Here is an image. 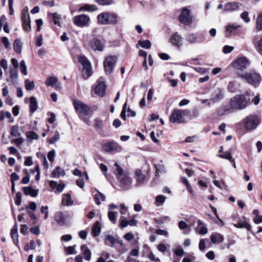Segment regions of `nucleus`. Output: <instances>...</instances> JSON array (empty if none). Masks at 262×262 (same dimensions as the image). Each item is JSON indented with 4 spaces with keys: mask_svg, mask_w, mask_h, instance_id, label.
<instances>
[{
    "mask_svg": "<svg viewBox=\"0 0 262 262\" xmlns=\"http://www.w3.org/2000/svg\"><path fill=\"white\" fill-rule=\"evenodd\" d=\"M234 226L236 228H245L248 231H250L251 229V225L246 221H240L236 224H235Z\"/></svg>",
    "mask_w": 262,
    "mask_h": 262,
    "instance_id": "2f4dec72",
    "label": "nucleus"
},
{
    "mask_svg": "<svg viewBox=\"0 0 262 262\" xmlns=\"http://www.w3.org/2000/svg\"><path fill=\"white\" fill-rule=\"evenodd\" d=\"M155 168H156V176H158L160 173H166V169L165 166L163 164H156Z\"/></svg>",
    "mask_w": 262,
    "mask_h": 262,
    "instance_id": "e433bc0d",
    "label": "nucleus"
},
{
    "mask_svg": "<svg viewBox=\"0 0 262 262\" xmlns=\"http://www.w3.org/2000/svg\"><path fill=\"white\" fill-rule=\"evenodd\" d=\"M103 149L107 152L111 154H115L120 152L122 151V147L118 144L117 142L112 141L103 144L102 146Z\"/></svg>",
    "mask_w": 262,
    "mask_h": 262,
    "instance_id": "1a4fd4ad",
    "label": "nucleus"
},
{
    "mask_svg": "<svg viewBox=\"0 0 262 262\" xmlns=\"http://www.w3.org/2000/svg\"><path fill=\"white\" fill-rule=\"evenodd\" d=\"M95 2L101 6L109 5L113 3V0H95Z\"/></svg>",
    "mask_w": 262,
    "mask_h": 262,
    "instance_id": "8fccbe9b",
    "label": "nucleus"
},
{
    "mask_svg": "<svg viewBox=\"0 0 262 262\" xmlns=\"http://www.w3.org/2000/svg\"><path fill=\"white\" fill-rule=\"evenodd\" d=\"M182 37L178 34V33H176L170 38V41L172 44L177 46H180L182 44Z\"/></svg>",
    "mask_w": 262,
    "mask_h": 262,
    "instance_id": "a878e982",
    "label": "nucleus"
},
{
    "mask_svg": "<svg viewBox=\"0 0 262 262\" xmlns=\"http://www.w3.org/2000/svg\"><path fill=\"white\" fill-rule=\"evenodd\" d=\"M210 240L212 244H219L224 240V236L219 233H214L210 235Z\"/></svg>",
    "mask_w": 262,
    "mask_h": 262,
    "instance_id": "412c9836",
    "label": "nucleus"
},
{
    "mask_svg": "<svg viewBox=\"0 0 262 262\" xmlns=\"http://www.w3.org/2000/svg\"><path fill=\"white\" fill-rule=\"evenodd\" d=\"M99 23L102 25H116L119 20L118 15L114 12H106L99 14L97 16Z\"/></svg>",
    "mask_w": 262,
    "mask_h": 262,
    "instance_id": "7ed1b4c3",
    "label": "nucleus"
},
{
    "mask_svg": "<svg viewBox=\"0 0 262 262\" xmlns=\"http://www.w3.org/2000/svg\"><path fill=\"white\" fill-rule=\"evenodd\" d=\"M55 156V151L53 149L49 151L48 154V158L50 162H53L54 161V157Z\"/></svg>",
    "mask_w": 262,
    "mask_h": 262,
    "instance_id": "13d9d810",
    "label": "nucleus"
},
{
    "mask_svg": "<svg viewBox=\"0 0 262 262\" xmlns=\"http://www.w3.org/2000/svg\"><path fill=\"white\" fill-rule=\"evenodd\" d=\"M101 225L100 223L97 221L92 227V234L95 237L98 236L100 233Z\"/></svg>",
    "mask_w": 262,
    "mask_h": 262,
    "instance_id": "c85d7f7f",
    "label": "nucleus"
},
{
    "mask_svg": "<svg viewBox=\"0 0 262 262\" xmlns=\"http://www.w3.org/2000/svg\"><path fill=\"white\" fill-rule=\"evenodd\" d=\"M59 134L58 132H56L55 135L50 139L49 143L50 144H54L59 139Z\"/></svg>",
    "mask_w": 262,
    "mask_h": 262,
    "instance_id": "864d4df0",
    "label": "nucleus"
},
{
    "mask_svg": "<svg viewBox=\"0 0 262 262\" xmlns=\"http://www.w3.org/2000/svg\"><path fill=\"white\" fill-rule=\"evenodd\" d=\"M256 28L258 30H262V13L260 14L257 18Z\"/></svg>",
    "mask_w": 262,
    "mask_h": 262,
    "instance_id": "c03bdc74",
    "label": "nucleus"
},
{
    "mask_svg": "<svg viewBox=\"0 0 262 262\" xmlns=\"http://www.w3.org/2000/svg\"><path fill=\"white\" fill-rule=\"evenodd\" d=\"M231 108L230 105H224L221 106L217 111V114L219 116H223L230 112Z\"/></svg>",
    "mask_w": 262,
    "mask_h": 262,
    "instance_id": "7c9ffc66",
    "label": "nucleus"
},
{
    "mask_svg": "<svg viewBox=\"0 0 262 262\" xmlns=\"http://www.w3.org/2000/svg\"><path fill=\"white\" fill-rule=\"evenodd\" d=\"M73 23L77 26L82 27L86 26L90 22V18L85 14H80L73 17Z\"/></svg>",
    "mask_w": 262,
    "mask_h": 262,
    "instance_id": "ddd939ff",
    "label": "nucleus"
},
{
    "mask_svg": "<svg viewBox=\"0 0 262 262\" xmlns=\"http://www.w3.org/2000/svg\"><path fill=\"white\" fill-rule=\"evenodd\" d=\"M255 48L257 51L262 55V37L259 40H257L255 44Z\"/></svg>",
    "mask_w": 262,
    "mask_h": 262,
    "instance_id": "de8ad7c7",
    "label": "nucleus"
},
{
    "mask_svg": "<svg viewBox=\"0 0 262 262\" xmlns=\"http://www.w3.org/2000/svg\"><path fill=\"white\" fill-rule=\"evenodd\" d=\"M101 256L99 257L96 262H113L112 260H110L107 261H105L104 259L102 256H104L106 259H108L110 258V253L106 252H102L101 254Z\"/></svg>",
    "mask_w": 262,
    "mask_h": 262,
    "instance_id": "4c0bfd02",
    "label": "nucleus"
},
{
    "mask_svg": "<svg viewBox=\"0 0 262 262\" xmlns=\"http://www.w3.org/2000/svg\"><path fill=\"white\" fill-rule=\"evenodd\" d=\"M21 193L20 192H18L16 194V198H15V204L17 206H19L21 203Z\"/></svg>",
    "mask_w": 262,
    "mask_h": 262,
    "instance_id": "6e6d98bb",
    "label": "nucleus"
},
{
    "mask_svg": "<svg viewBox=\"0 0 262 262\" xmlns=\"http://www.w3.org/2000/svg\"><path fill=\"white\" fill-rule=\"evenodd\" d=\"M184 250L181 247H179L174 251V254L178 256H182L184 255Z\"/></svg>",
    "mask_w": 262,
    "mask_h": 262,
    "instance_id": "338daca9",
    "label": "nucleus"
},
{
    "mask_svg": "<svg viewBox=\"0 0 262 262\" xmlns=\"http://www.w3.org/2000/svg\"><path fill=\"white\" fill-rule=\"evenodd\" d=\"M97 83V85L95 88V94L102 97L104 95L106 90V85L100 79L98 80Z\"/></svg>",
    "mask_w": 262,
    "mask_h": 262,
    "instance_id": "a211bd4d",
    "label": "nucleus"
},
{
    "mask_svg": "<svg viewBox=\"0 0 262 262\" xmlns=\"http://www.w3.org/2000/svg\"><path fill=\"white\" fill-rule=\"evenodd\" d=\"M166 198L165 196L163 195H158L156 198V201L158 203H159V204H157V206H159L160 205H161L164 203V202L165 201Z\"/></svg>",
    "mask_w": 262,
    "mask_h": 262,
    "instance_id": "49530a36",
    "label": "nucleus"
},
{
    "mask_svg": "<svg viewBox=\"0 0 262 262\" xmlns=\"http://www.w3.org/2000/svg\"><path fill=\"white\" fill-rule=\"evenodd\" d=\"M138 43L143 48L149 49L151 47V42L149 40H139Z\"/></svg>",
    "mask_w": 262,
    "mask_h": 262,
    "instance_id": "58836bf2",
    "label": "nucleus"
},
{
    "mask_svg": "<svg viewBox=\"0 0 262 262\" xmlns=\"http://www.w3.org/2000/svg\"><path fill=\"white\" fill-rule=\"evenodd\" d=\"M240 77L251 85L257 86L261 81L259 74L253 72L240 75Z\"/></svg>",
    "mask_w": 262,
    "mask_h": 262,
    "instance_id": "423d86ee",
    "label": "nucleus"
},
{
    "mask_svg": "<svg viewBox=\"0 0 262 262\" xmlns=\"http://www.w3.org/2000/svg\"><path fill=\"white\" fill-rule=\"evenodd\" d=\"M10 77L13 81V82H15L18 78V71L17 69H10L9 70Z\"/></svg>",
    "mask_w": 262,
    "mask_h": 262,
    "instance_id": "c9c22d12",
    "label": "nucleus"
},
{
    "mask_svg": "<svg viewBox=\"0 0 262 262\" xmlns=\"http://www.w3.org/2000/svg\"><path fill=\"white\" fill-rule=\"evenodd\" d=\"M10 134L15 137H18L20 136V133L19 132V129L17 126H13L11 127Z\"/></svg>",
    "mask_w": 262,
    "mask_h": 262,
    "instance_id": "37998d69",
    "label": "nucleus"
},
{
    "mask_svg": "<svg viewBox=\"0 0 262 262\" xmlns=\"http://www.w3.org/2000/svg\"><path fill=\"white\" fill-rule=\"evenodd\" d=\"M117 60V57L116 56H110L105 58L103 66L106 75H110L112 73Z\"/></svg>",
    "mask_w": 262,
    "mask_h": 262,
    "instance_id": "6e6552de",
    "label": "nucleus"
},
{
    "mask_svg": "<svg viewBox=\"0 0 262 262\" xmlns=\"http://www.w3.org/2000/svg\"><path fill=\"white\" fill-rule=\"evenodd\" d=\"M23 192L26 195H30L32 197H36L38 194V191L31 187H23Z\"/></svg>",
    "mask_w": 262,
    "mask_h": 262,
    "instance_id": "5701e85b",
    "label": "nucleus"
},
{
    "mask_svg": "<svg viewBox=\"0 0 262 262\" xmlns=\"http://www.w3.org/2000/svg\"><path fill=\"white\" fill-rule=\"evenodd\" d=\"M103 121L100 118H96L94 120V126L98 129L102 130L103 129Z\"/></svg>",
    "mask_w": 262,
    "mask_h": 262,
    "instance_id": "79ce46f5",
    "label": "nucleus"
},
{
    "mask_svg": "<svg viewBox=\"0 0 262 262\" xmlns=\"http://www.w3.org/2000/svg\"><path fill=\"white\" fill-rule=\"evenodd\" d=\"M135 178L138 185H142L146 181V178L142 171L137 169L135 171Z\"/></svg>",
    "mask_w": 262,
    "mask_h": 262,
    "instance_id": "6ab92c4d",
    "label": "nucleus"
},
{
    "mask_svg": "<svg viewBox=\"0 0 262 262\" xmlns=\"http://www.w3.org/2000/svg\"><path fill=\"white\" fill-rule=\"evenodd\" d=\"M239 8V5L236 2H230L225 5L224 10L225 11H233L237 10Z\"/></svg>",
    "mask_w": 262,
    "mask_h": 262,
    "instance_id": "4be33fe9",
    "label": "nucleus"
},
{
    "mask_svg": "<svg viewBox=\"0 0 262 262\" xmlns=\"http://www.w3.org/2000/svg\"><path fill=\"white\" fill-rule=\"evenodd\" d=\"M21 20H22V23H26V22H28V21H31L30 16L28 12H23L22 13Z\"/></svg>",
    "mask_w": 262,
    "mask_h": 262,
    "instance_id": "09e8293b",
    "label": "nucleus"
},
{
    "mask_svg": "<svg viewBox=\"0 0 262 262\" xmlns=\"http://www.w3.org/2000/svg\"><path fill=\"white\" fill-rule=\"evenodd\" d=\"M186 39L190 43H202L206 41V36L203 34L189 33L186 35Z\"/></svg>",
    "mask_w": 262,
    "mask_h": 262,
    "instance_id": "f8f14e48",
    "label": "nucleus"
},
{
    "mask_svg": "<svg viewBox=\"0 0 262 262\" xmlns=\"http://www.w3.org/2000/svg\"><path fill=\"white\" fill-rule=\"evenodd\" d=\"M73 104L76 113L80 118L83 116L88 115L91 111L90 106L79 100L74 99Z\"/></svg>",
    "mask_w": 262,
    "mask_h": 262,
    "instance_id": "20e7f679",
    "label": "nucleus"
},
{
    "mask_svg": "<svg viewBox=\"0 0 262 262\" xmlns=\"http://www.w3.org/2000/svg\"><path fill=\"white\" fill-rule=\"evenodd\" d=\"M259 122V119L256 115H249L244 119V127L246 130L255 129Z\"/></svg>",
    "mask_w": 262,
    "mask_h": 262,
    "instance_id": "0eeeda50",
    "label": "nucleus"
},
{
    "mask_svg": "<svg viewBox=\"0 0 262 262\" xmlns=\"http://www.w3.org/2000/svg\"><path fill=\"white\" fill-rule=\"evenodd\" d=\"M45 84L47 86H52L56 90L60 89L61 84L58 82V80L56 77L50 76L47 78Z\"/></svg>",
    "mask_w": 262,
    "mask_h": 262,
    "instance_id": "f3484780",
    "label": "nucleus"
},
{
    "mask_svg": "<svg viewBox=\"0 0 262 262\" xmlns=\"http://www.w3.org/2000/svg\"><path fill=\"white\" fill-rule=\"evenodd\" d=\"M224 90L220 88L216 89L211 95L208 105L210 106L213 103H217L224 98Z\"/></svg>",
    "mask_w": 262,
    "mask_h": 262,
    "instance_id": "9b49d317",
    "label": "nucleus"
},
{
    "mask_svg": "<svg viewBox=\"0 0 262 262\" xmlns=\"http://www.w3.org/2000/svg\"><path fill=\"white\" fill-rule=\"evenodd\" d=\"M26 136L27 138V141L29 143H32L33 140H37L38 138V135L33 131L27 132Z\"/></svg>",
    "mask_w": 262,
    "mask_h": 262,
    "instance_id": "473e14b6",
    "label": "nucleus"
},
{
    "mask_svg": "<svg viewBox=\"0 0 262 262\" xmlns=\"http://www.w3.org/2000/svg\"><path fill=\"white\" fill-rule=\"evenodd\" d=\"M35 248V244L33 241H31L29 244L25 246V250H29L30 249H34Z\"/></svg>",
    "mask_w": 262,
    "mask_h": 262,
    "instance_id": "0e129e2a",
    "label": "nucleus"
},
{
    "mask_svg": "<svg viewBox=\"0 0 262 262\" xmlns=\"http://www.w3.org/2000/svg\"><path fill=\"white\" fill-rule=\"evenodd\" d=\"M233 49V47L226 45L223 47V51L225 54H228L231 52Z\"/></svg>",
    "mask_w": 262,
    "mask_h": 262,
    "instance_id": "052dcab7",
    "label": "nucleus"
},
{
    "mask_svg": "<svg viewBox=\"0 0 262 262\" xmlns=\"http://www.w3.org/2000/svg\"><path fill=\"white\" fill-rule=\"evenodd\" d=\"M241 17L245 21L246 23H248L250 21V18H249V13L247 11L243 12L241 14Z\"/></svg>",
    "mask_w": 262,
    "mask_h": 262,
    "instance_id": "4d7b16f0",
    "label": "nucleus"
},
{
    "mask_svg": "<svg viewBox=\"0 0 262 262\" xmlns=\"http://www.w3.org/2000/svg\"><path fill=\"white\" fill-rule=\"evenodd\" d=\"M11 236L15 244H16L18 242V234L17 232L11 231Z\"/></svg>",
    "mask_w": 262,
    "mask_h": 262,
    "instance_id": "3c124183",
    "label": "nucleus"
},
{
    "mask_svg": "<svg viewBox=\"0 0 262 262\" xmlns=\"http://www.w3.org/2000/svg\"><path fill=\"white\" fill-rule=\"evenodd\" d=\"M148 258L151 260L154 261L155 262H161L160 259L159 258L156 257L155 256V255H154V254L152 252H151L149 254Z\"/></svg>",
    "mask_w": 262,
    "mask_h": 262,
    "instance_id": "774afa93",
    "label": "nucleus"
},
{
    "mask_svg": "<svg viewBox=\"0 0 262 262\" xmlns=\"http://www.w3.org/2000/svg\"><path fill=\"white\" fill-rule=\"evenodd\" d=\"M66 215L62 212H57L54 215L55 221L60 225L63 226L66 224Z\"/></svg>",
    "mask_w": 262,
    "mask_h": 262,
    "instance_id": "aec40b11",
    "label": "nucleus"
},
{
    "mask_svg": "<svg viewBox=\"0 0 262 262\" xmlns=\"http://www.w3.org/2000/svg\"><path fill=\"white\" fill-rule=\"evenodd\" d=\"M73 204L71 196L68 194L62 195V204L66 206L71 205Z\"/></svg>",
    "mask_w": 262,
    "mask_h": 262,
    "instance_id": "f704fd0d",
    "label": "nucleus"
},
{
    "mask_svg": "<svg viewBox=\"0 0 262 262\" xmlns=\"http://www.w3.org/2000/svg\"><path fill=\"white\" fill-rule=\"evenodd\" d=\"M180 21L186 25H188L191 23V17L190 15V10L187 8H184L179 16Z\"/></svg>",
    "mask_w": 262,
    "mask_h": 262,
    "instance_id": "dca6fc26",
    "label": "nucleus"
},
{
    "mask_svg": "<svg viewBox=\"0 0 262 262\" xmlns=\"http://www.w3.org/2000/svg\"><path fill=\"white\" fill-rule=\"evenodd\" d=\"M239 26L236 24H229L226 29V34L227 36H229L232 34H234Z\"/></svg>",
    "mask_w": 262,
    "mask_h": 262,
    "instance_id": "b1692460",
    "label": "nucleus"
},
{
    "mask_svg": "<svg viewBox=\"0 0 262 262\" xmlns=\"http://www.w3.org/2000/svg\"><path fill=\"white\" fill-rule=\"evenodd\" d=\"M13 46V49H14V51L17 54H19L21 53L23 43L21 42V40L20 39H15L14 41Z\"/></svg>",
    "mask_w": 262,
    "mask_h": 262,
    "instance_id": "393cba45",
    "label": "nucleus"
},
{
    "mask_svg": "<svg viewBox=\"0 0 262 262\" xmlns=\"http://www.w3.org/2000/svg\"><path fill=\"white\" fill-rule=\"evenodd\" d=\"M250 61L248 58L245 57L238 58L233 63L234 68L243 71L249 65Z\"/></svg>",
    "mask_w": 262,
    "mask_h": 262,
    "instance_id": "4468645a",
    "label": "nucleus"
},
{
    "mask_svg": "<svg viewBox=\"0 0 262 262\" xmlns=\"http://www.w3.org/2000/svg\"><path fill=\"white\" fill-rule=\"evenodd\" d=\"M25 87L27 90L30 91L35 87L34 81H30L28 79L25 81Z\"/></svg>",
    "mask_w": 262,
    "mask_h": 262,
    "instance_id": "a18cd8bd",
    "label": "nucleus"
},
{
    "mask_svg": "<svg viewBox=\"0 0 262 262\" xmlns=\"http://www.w3.org/2000/svg\"><path fill=\"white\" fill-rule=\"evenodd\" d=\"M219 156L221 158L228 159L230 160L231 162H234V159L232 158L231 153L229 151L223 152L219 155Z\"/></svg>",
    "mask_w": 262,
    "mask_h": 262,
    "instance_id": "a19ab883",
    "label": "nucleus"
},
{
    "mask_svg": "<svg viewBox=\"0 0 262 262\" xmlns=\"http://www.w3.org/2000/svg\"><path fill=\"white\" fill-rule=\"evenodd\" d=\"M108 217L111 221L112 222L113 224H116V213L114 212L110 211L108 213Z\"/></svg>",
    "mask_w": 262,
    "mask_h": 262,
    "instance_id": "5fc2aeb1",
    "label": "nucleus"
},
{
    "mask_svg": "<svg viewBox=\"0 0 262 262\" xmlns=\"http://www.w3.org/2000/svg\"><path fill=\"white\" fill-rule=\"evenodd\" d=\"M66 172L64 169L59 166H57L52 173L53 178H59L60 176H64Z\"/></svg>",
    "mask_w": 262,
    "mask_h": 262,
    "instance_id": "bb28decb",
    "label": "nucleus"
},
{
    "mask_svg": "<svg viewBox=\"0 0 262 262\" xmlns=\"http://www.w3.org/2000/svg\"><path fill=\"white\" fill-rule=\"evenodd\" d=\"M89 46L94 51L102 52L105 48L104 42L98 38H94L89 42Z\"/></svg>",
    "mask_w": 262,
    "mask_h": 262,
    "instance_id": "2eb2a0df",
    "label": "nucleus"
},
{
    "mask_svg": "<svg viewBox=\"0 0 262 262\" xmlns=\"http://www.w3.org/2000/svg\"><path fill=\"white\" fill-rule=\"evenodd\" d=\"M22 25H23V29L25 31L29 32L31 31V25H30V21H28V22H26V23H22Z\"/></svg>",
    "mask_w": 262,
    "mask_h": 262,
    "instance_id": "bf43d9fd",
    "label": "nucleus"
},
{
    "mask_svg": "<svg viewBox=\"0 0 262 262\" xmlns=\"http://www.w3.org/2000/svg\"><path fill=\"white\" fill-rule=\"evenodd\" d=\"M38 107L37 101L34 97L30 98V111L31 113L35 112Z\"/></svg>",
    "mask_w": 262,
    "mask_h": 262,
    "instance_id": "cd10ccee",
    "label": "nucleus"
},
{
    "mask_svg": "<svg viewBox=\"0 0 262 262\" xmlns=\"http://www.w3.org/2000/svg\"><path fill=\"white\" fill-rule=\"evenodd\" d=\"M19 69L20 72L24 75H27V67L24 60L20 61L19 63Z\"/></svg>",
    "mask_w": 262,
    "mask_h": 262,
    "instance_id": "ea45409f",
    "label": "nucleus"
},
{
    "mask_svg": "<svg viewBox=\"0 0 262 262\" xmlns=\"http://www.w3.org/2000/svg\"><path fill=\"white\" fill-rule=\"evenodd\" d=\"M106 241H108L111 244H114L116 242V239L114 236L107 235L105 236V242H106ZM105 244H107L106 243H105Z\"/></svg>",
    "mask_w": 262,
    "mask_h": 262,
    "instance_id": "e2e57ef3",
    "label": "nucleus"
},
{
    "mask_svg": "<svg viewBox=\"0 0 262 262\" xmlns=\"http://www.w3.org/2000/svg\"><path fill=\"white\" fill-rule=\"evenodd\" d=\"M81 249L83 252L84 258L88 261H90L91 259V252L89 249H88L85 245H82L81 246Z\"/></svg>",
    "mask_w": 262,
    "mask_h": 262,
    "instance_id": "c756f323",
    "label": "nucleus"
},
{
    "mask_svg": "<svg viewBox=\"0 0 262 262\" xmlns=\"http://www.w3.org/2000/svg\"><path fill=\"white\" fill-rule=\"evenodd\" d=\"M189 113L188 110L175 109L170 116L169 120L172 123H182L184 122L183 117L188 115Z\"/></svg>",
    "mask_w": 262,
    "mask_h": 262,
    "instance_id": "39448f33",
    "label": "nucleus"
},
{
    "mask_svg": "<svg viewBox=\"0 0 262 262\" xmlns=\"http://www.w3.org/2000/svg\"><path fill=\"white\" fill-rule=\"evenodd\" d=\"M199 115V110L194 108L192 111L191 114L190 115V119H194L197 118Z\"/></svg>",
    "mask_w": 262,
    "mask_h": 262,
    "instance_id": "680f3d73",
    "label": "nucleus"
},
{
    "mask_svg": "<svg viewBox=\"0 0 262 262\" xmlns=\"http://www.w3.org/2000/svg\"><path fill=\"white\" fill-rule=\"evenodd\" d=\"M155 233L157 234L164 235L165 236H167L168 235V233L167 231L162 230V229H157L156 230Z\"/></svg>",
    "mask_w": 262,
    "mask_h": 262,
    "instance_id": "69168bd1",
    "label": "nucleus"
},
{
    "mask_svg": "<svg viewBox=\"0 0 262 262\" xmlns=\"http://www.w3.org/2000/svg\"><path fill=\"white\" fill-rule=\"evenodd\" d=\"M249 93L245 95H236L230 99L229 104L232 110H242L246 108L250 101Z\"/></svg>",
    "mask_w": 262,
    "mask_h": 262,
    "instance_id": "f03ea898",
    "label": "nucleus"
},
{
    "mask_svg": "<svg viewBox=\"0 0 262 262\" xmlns=\"http://www.w3.org/2000/svg\"><path fill=\"white\" fill-rule=\"evenodd\" d=\"M79 62L82 65V74L86 77H90L92 75L91 64L88 59L84 56H80L78 58Z\"/></svg>",
    "mask_w": 262,
    "mask_h": 262,
    "instance_id": "9d476101",
    "label": "nucleus"
},
{
    "mask_svg": "<svg viewBox=\"0 0 262 262\" xmlns=\"http://www.w3.org/2000/svg\"><path fill=\"white\" fill-rule=\"evenodd\" d=\"M114 165L116 168L114 174L117 176L121 185L125 189H128L132 183V179L129 176V172L124 170L118 163L115 162Z\"/></svg>",
    "mask_w": 262,
    "mask_h": 262,
    "instance_id": "f257e3e1",
    "label": "nucleus"
},
{
    "mask_svg": "<svg viewBox=\"0 0 262 262\" xmlns=\"http://www.w3.org/2000/svg\"><path fill=\"white\" fill-rule=\"evenodd\" d=\"M48 206H43L41 207V213L45 214L44 215V219L46 220L49 217V212L48 211Z\"/></svg>",
    "mask_w": 262,
    "mask_h": 262,
    "instance_id": "603ef678",
    "label": "nucleus"
},
{
    "mask_svg": "<svg viewBox=\"0 0 262 262\" xmlns=\"http://www.w3.org/2000/svg\"><path fill=\"white\" fill-rule=\"evenodd\" d=\"M49 15H51L52 16L53 21L55 25L61 27V21L62 20L61 15L58 14L57 13H54L53 14L49 13Z\"/></svg>",
    "mask_w": 262,
    "mask_h": 262,
    "instance_id": "72a5a7b5",
    "label": "nucleus"
}]
</instances>
